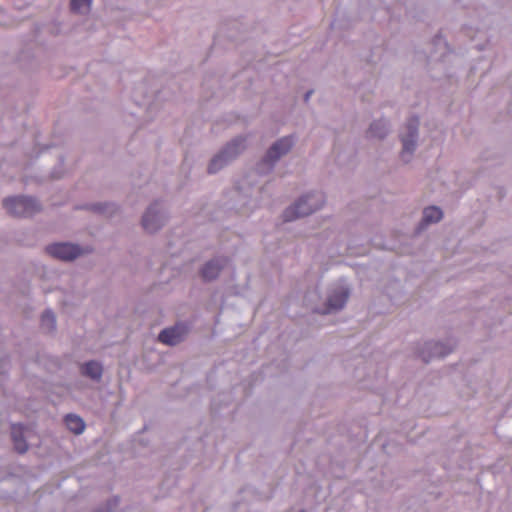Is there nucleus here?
Here are the masks:
<instances>
[{"label": "nucleus", "mask_w": 512, "mask_h": 512, "mask_svg": "<svg viewBox=\"0 0 512 512\" xmlns=\"http://www.w3.org/2000/svg\"><path fill=\"white\" fill-rule=\"evenodd\" d=\"M295 143L296 137L294 135L283 136L276 140L256 164V172L260 175L272 172L277 162L292 150Z\"/></svg>", "instance_id": "f257e3e1"}, {"label": "nucleus", "mask_w": 512, "mask_h": 512, "mask_svg": "<svg viewBox=\"0 0 512 512\" xmlns=\"http://www.w3.org/2000/svg\"><path fill=\"white\" fill-rule=\"evenodd\" d=\"M325 196L320 191H314L301 196L293 205L285 209L283 219L286 222L308 216L322 208Z\"/></svg>", "instance_id": "f03ea898"}, {"label": "nucleus", "mask_w": 512, "mask_h": 512, "mask_svg": "<svg viewBox=\"0 0 512 512\" xmlns=\"http://www.w3.org/2000/svg\"><path fill=\"white\" fill-rule=\"evenodd\" d=\"M246 148V139L237 136L229 141L217 154L211 159L207 171L209 174H215L225 166L234 161Z\"/></svg>", "instance_id": "7ed1b4c3"}, {"label": "nucleus", "mask_w": 512, "mask_h": 512, "mask_svg": "<svg viewBox=\"0 0 512 512\" xmlns=\"http://www.w3.org/2000/svg\"><path fill=\"white\" fill-rule=\"evenodd\" d=\"M419 125V118L417 116H411L399 133V138L402 144L400 159L406 164L411 162L418 147Z\"/></svg>", "instance_id": "20e7f679"}, {"label": "nucleus", "mask_w": 512, "mask_h": 512, "mask_svg": "<svg viewBox=\"0 0 512 512\" xmlns=\"http://www.w3.org/2000/svg\"><path fill=\"white\" fill-rule=\"evenodd\" d=\"M168 220V211L162 201H155L146 209L142 216V227L148 233L159 231Z\"/></svg>", "instance_id": "39448f33"}, {"label": "nucleus", "mask_w": 512, "mask_h": 512, "mask_svg": "<svg viewBox=\"0 0 512 512\" xmlns=\"http://www.w3.org/2000/svg\"><path fill=\"white\" fill-rule=\"evenodd\" d=\"M350 296V288L344 280L331 284L327 290L324 314L342 310Z\"/></svg>", "instance_id": "423d86ee"}, {"label": "nucleus", "mask_w": 512, "mask_h": 512, "mask_svg": "<svg viewBox=\"0 0 512 512\" xmlns=\"http://www.w3.org/2000/svg\"><path fill=\"white\" fill-rule=\"evenodd\" d=\"M3 205L9 214L17 217H29L40 210L38 201L30 196L9 197Z\"/></svg>", "instance_id": "0eeeda50"}, {"label": "nucleus", "mask_w": 512, "mask_h": 512, "mask_svg": "<svg viewBox=\"0 0 512 512\" xmlns=\"http://www.w3.org/2000/svg\"><path fill=\"white\" fill-rule=\"evenodd\" d=\"M46 252L53 258L61 261H73L78 258L83 250L79 245L69 242H58L48 245Z\"/></svg>", "instance_id": "6e6552de"}, {"label": "nucleus", "mask_w": 512, "mask_h": 512, "mask_svg": "<svg viewBox=\"0 0 512 512\" xmlns=\"http://www.w3.org/2000/svg\"><path fill=\"white\" fill-rule=\"evenodd\" d=\"M454 344L451 342L427 341L419 350L420 358L428 363L432 359L442 358L453 351Z\"/></svg>", "instance_id": "1a4fd4ad"}, {"label": "nucleus", "mask_w": 512, "mask_h": 512, "mask_svg": "<svg viewBox=\"0 0 512 512\" xmlns=\"http://www.w3.org/2000/svg\"><path fill=\"white\" fill-rule=\"evenodd\" d=\"M187 332L188 328L185 324L177 323L172 327L163 329L158 335V340L163 344L175 346L183 341Z\"/></svg>", "instance_id": "9d476101"}, {"label": "nucleus", "mask_w": 512, "mask_h": 512, "mask_svg": "<svg viewBox=\"0 0 512 512\" xmlns=\"http://www.w3.org/2000/svg\"><path fill=\"white\" fill-rule=\"evenodd\" d=\"M228 263L229 258L225 256H217L207 261L200 271L202 278L205 281L215 280Z\"/></svg>", "instance_id": "9b49d317"}, {"label": "nucleus", "mask_w": 512, "mask_h": 512, "mask_svg": "<svg viewBox=\"0 0 512 512\" xmlns=\"http://www.w3.org/2000/svg\"><path fill=\"white\" fill-rule=\"evenodd\" d=\"M390 128V123L387 119L374 120L367 130V137L379 140L384 139L389 134Z\"/></svg>", "instance_id": "f8f14e48"}, {"label": "nucleus", "mask_w": 512, "mask_h": 512, "mask_svg": "<svg viewBox=\"0 0 512 512\" xmlns=\"http://www.w3.org/2000/svg\"><path fill=\"white\" fill-rule=\"evenodd\" d=\"M81 373L94 381H100L103 375V366L100 362L91 360L82 365Z\"/></svg>", "instance_id": "ddd939ff"}, {"label": "nucleus", "mask_w": 512, "mask_h": 512, "mask_svg": "<svg viewBox=\"0 0 512 512\" xmlns=\"http://www.w3.org/2000/svg\"><path fill=\"white\" fill-rule=\"evenodd\" d=\"M443 217V212L439 207L430 206L423 210L421 226L439 222Z\"/></svg>", "instance_id": "4468645a"}, {"label": "nucleus", "mask_w": 512, "mask_h": 512, "mask_svg": "<svg viewBox=\"0 0 512 512\" xmlns=\"http://www.w3.org/2000/svg\"><path fill=\"white\" fill-rule=\"evenodd\" d=\"M11 437L14 443V447L18 453L23 454L28 450V445L23 437L21 426H12Z\"/></svg>", "instance_id": "2eb2a0df"}, {"label": "nucleus", "mask_w": 512, "mask_h": 512, "mask_svg": "<svg viewBox=\"0 0 512 512\" xmlns=\"http://www.w3.org/2000/svg\"><path fill=\"white\" fill-rule=\"evenodd\" d=\"M65 424L67 428L74 434H81L85 429V423L83 419L76 414H67L65 416Z\"/></svg>", "instance_id": "dca6fc26"}, {"label": "nucleus", "mask_w": 512, "mask_h": 512, "mask_svg": "<svg viewBox=\"0 0 512 512\" xmlns=\"http://www.w3.org/2000/svg\"><path fill=\"white\" fill-rule=\"evenodd\" d=\"M90 208L101 214L112 215L116 210V206L111 203H95L90 206Z\"/></svg>", "instance_id": "f3484780"}, {"label": "nucleus", "mask_w": 512, "mask_h": 512, "mask_svg": "<svg viewBox=\"0 0 512 512\" xmlns=\"http://www.w3.org/2000/svg\"><path fill=\"white\" fill-rule=\"evenodd\" d=\"M42 326L48 330H54L56 328V318L51 310H46L41 318Z\"/></svg>", "instance_id": "a211bd4d"}, {"label": "nucleus", "mask_w": 512, "mask_h": 512, "mask_svg": "<svg viewBox=\"0 0 512 512\" xmlns=\"http://www.w3.org/2000/svg\"><path fill=\"white\" fill-rule=\"evenodd\" d=\"M92 0H71L70 7L74 12H82L90 7Z\"/></svg>", "instance_id": "6ab92c4d"}, {"label": "nucleus", "mask_w": 512, "mask_h": 512, "mask_svg": "<svg viewBox=\"0 0 512 512\" xmlns=\"http://www.w3.org/2000/svg\"><path fill=\"white\" fill-rule=\"evenodd\" d=\"M94 512H111V503L110 501L107 503L106 507L99 508L95 510Z\"/></svg>", "instance_id": "aec40b11"}, {"label": "nucleus", "mask_w": 512, "mask_h": 512, "mask_svg": "<svg viewBox=\"0 0 512 512\" xmlns=\"http://www.w3.org/2000/svg\"><path fill=\"white\" fill-rule=\"evenodd\" d=\"M434 43H435L436 45L445 44V43H444V41H443V39H442L441 37H436V38L434 39Z\"/></svg>", "instance_id": "412c9836"}, {"label": "nucleus", "mask_w": 512, "mask_h": 512, "mask_svg": "<svg viewBox=\"0 0 512 512\" xmlns=\"http://www.w3.org/2000/svg\"><path fill=\"white\" fill-rule=\"evenodd\" d=\"M312 94V90L307 91L304 96V100L307 102Z\"/></svg>", "instance_id": "4be33fe9"}, {"label": "nucleus", "mask_w": 512, "mask_h": 512, "mask_svg": "<svg viewBox=\"0 0 512 512\" xmlns=\"http://www.w3.org/2000/svg\"><path fill=\"white\" fill-rule=\"evenodd\" d=\"M299 512H305V511L301 510V511H299Z\"/></svg>", "instance_id": "5701e85b"}]
</instances>
